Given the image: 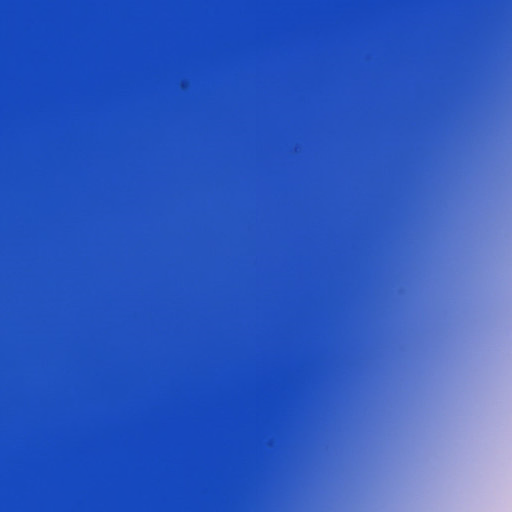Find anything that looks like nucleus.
<instances>
[{"label":"nucleus","mask_w":512,"mask_h":512,"mask_svg":"<svg viewBox=\"0 0 512 512\" xmlns=\"http://www.w3.org/2000/svg\"><path fill=\"white\" fill-rule=\"evenodd\" d=\"M356 222L354 221V312L356 311V294L358 286V256H357V239H356ZM356 346L354 345V350ZM356 364V358L354 357V365ZM353 417H356V402H353Z\"/></svg>","instance_id":"39448f33"},{"label":"nucleus","mask_w":512,"mask_h":512,"mask_svg":"<svg viewBox=\"0 0 512 512\" xmlns=\"http://www.w3.org/2000/svg\"><path fill=\"white\" fill-rule=\"evenodd\" d=\"M353 445H356V438H353Z\"/></svg>","instance_id":"1a4fd4ad"},{"label":"nucleus","mask_w":512,"mask_h":512,"mask_svg":"<svg viewBox=\"0 0 512 512\" xmlns=\"http://www.w3.org/2000/svg\"><path fill=\"white\" fill-rule=\"evenodd\" d=\"M353 445H356V438H353Z\"/></svg>","instance_id":"9d476101"},{"label":"nucleus","mask_w":512,"mask_h":512,"mask_svg":"<svg viewBox=\"0 0 512 512\" xmlns=\"http://www.w3.org/2000/svg\"><path fill=\"white\" fill-rule=\"evenodd\" d=\"M356 222L354 221V312L356 311V294L358 286V256H357V239H356ZM356 346L354 345V350ZM356 364V358L354 357V365ZM353 417H356V402H353Z\"/></svg>","instance_id":"f257e3e1"},{"label":"nucleus","mask_w":512,"mask_h":512,"mask_svg":"<svg viewBox=\"0 0 512 512\" xmlns=\"http://www.w3.org/2000/svg\"><path fill=\"white\" fill-rule=\"evenodd\" d=\"M356 222L354 221V312L356 311V294L358 286V256H357V239H356ZM356 346L354 345V350ZM356 364V358L354 357V365ZM353 417H356V402H353Z\"/></svg>","instance_id":"423d86ee"},{"label":"nucleus","mask_w":512,"mask_h":512,"mask_svg":"<svg viewBox=\"0 0 512 512\" xmlns=\"http://www.w3.org/2000/svg\"><path fill=\"white\" fill-rule=\"evenodd\" d=\"M356 222L354 221V312L356 311V294L358 286V256H357V239H356ZM356 346L354 345V350ZM356 364V358L354 357V365ZM353 417H356V402H353Z\"/></svg>","instance_id":"f03ea898"},{"label":"nucleus","mask_w":512,"mask_h":512,"mask_svg":"<svg viewBox=\"0 0 512 512\" xmlns=\"http://www.w3.org/2000/svg\"><path fill=\"white\" fill-rule=\"evenodd\" d=\"M353 471H356V464H353Z\"/></svg>","instance_id":"ddd939ff"},{"label":"nucleus","mask_w":512,"mask_h":512,"mask_svg":"<svg viewBox=\"0 0 512 512\" xmlns=\"http://www.w3.org/2000/svg\"><path fill=\"white\" fill-rule=\"evenodd\" d=\"M312 450L303 449V452H311Z\"/></svg>","instance_id":"4468645a"},{"label":"nucleus","mask_w":512,"mask_h":512,"mask_svg":"<svg viewBox=\"0 0 512 512\" xmlns=\"http://www.w3.org/2000/svg\"><path fill=\"white\" fill-rule=\"evenodd\" d=\"M356 222L354 221V312L356 311V294L358 286V256H357V239H356ZM356 346L354 345V350ZM356 364V358L354 357V365ZM353 417H356V402H353Z\"/></svg>","instance_id":"20e7f679"},{"label":"nucleus","mask_w":512,"mask_h":512,"mask_svg":"<svg viewBox=\"0 0 512 512\" xmlns=\"http://www.w3.org/2000/svg\"><path fill=\"white\" fill-rule=\"evenodd\" d=\"M353 471H356V464H353Z\"/></svg>","instance_id":"9b49d317"},{"label":"nucleus","mask_w":512,"mask_h":512,"mask_svg":"<svg viewBox=\"0 0 512 512\" xmlns=\"http://www.w3.org/2000/svg\"><path fill=\"white\" fill-rule=\"evenodd\" d=\"M353 471H356V464H353Z\"/></svg>","instance_id":"f8f14e48"},{"label":"nucleus","mask_w":512,"mask_h":512,"mask_svg":"<svg viewBox=\"0 0 512 512\" xmlns=\"http://www.w3.org/2000/svg\"><path fill=\"white\" fill-rule=\"evenodd\" d=\"M353 445H356V438H353Z\"/></svg>","instance_id":"6e6552de"},{"label":"nucleus","mask_w":512,"mask_h":512,"mask_svg":"<svg viewBox=\"0 0 512 512\" xmlns=\"http://www.w3.org/2000/svg\"><path fill=\"white\" fill-rule=\"evenodd\" d=\"M356 222L354 221V312L356 311V294L358 286V256H357V239H356ZM356 346L354 345V350ZM356 364V358L354 357V365ZM353 417H356V402H353Z\"/></svg>","instance_id":"0eeeda50"},{"label":"nucleus","mask_w":512,"mask_h":512,"mask_svg":"<svg viewBox=\"0 0 512 512\" xmlns=\"http://www.w3.org/2000/svg\"><path fill=\"white\" fill-rule=\"evenodd\" d=\"M356 222L354 221V312L356 311V294L358 286V256H357V239H356ZM356 346L354 345V350ZM356 364V358L354 357V365ZM353 417H356V402H353Z\"/></svg>","instance_id":"7ed1b4c3"}]
</instances>
